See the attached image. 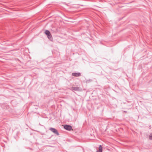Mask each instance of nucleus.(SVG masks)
<instances>
[{"label": "nucleus", "mask_w": 152, "mask_h": 152, "mask_svg": "<svg viewBox=\"0 0 152 152\" xmlns=\"http://www.w3.org/2000/svg\"><path fill=\"white\" fill-rule=\"evenodd\" d=\"M72 75L73 76L75 77H79L80 75V73H73Z\"/></svg>", "instance_id": "nucleus-3"}, {"label": "nucleus", "mask_w": 152, "mask_h": 152, "mask_svg": "<svg viewBox=\"0 0 152 152\" xmlns=\"http://www.w3.org/2000/svg\"><path fill=\"white\" fill-rule=\"evenodd\" d=\"M102 148L101 145H100L99 146V150L98 151L96 152H102Z\"/></svg>", "instance_id": "nucleus-5"}, {"label": "nucleus", "mask_w": 152, "mask_h": 152, "mask_svg": "<svg viewBox=\"0 0 152 152\" xmlns=\"http://www.w3.org/2000/svg\"><path fill=\"white\" fill-rule=\"evenodd\" d=\"M50 130L57 135H59V134L58 132L57 131L56 129L53 128H50Z\"/></svg>", "instance_id": "nucleus-2"}, {"label": "nucleus", "mask_w": 152, "mask_h": 152, "mask_svg": "<svg viewBox=\"0 0 152 152\" xmlns=\"http://www.w3.org/2000/svg\"><path fill=\"white\" fill-rule=\"evenodd\" d=\"M149 139L152 140V133L149 136Z\"/></svg>", "instance_id": "nucleus-7"}, {"label": "nucleus", "mask_w": 152, "mask_h": 152, "mask_svg": "<svg viewBox=\"0 0 152 152\" xmlns=\"http://www.w3.org/2000/svg\"><path fill=\"white\" fill-rule=\"evenodd\" d=\"M72 89L73 90L75 91H77L78 90V88L77 87H73Z\"/></svg>", "instance_id": "nucleus-6"}, {"label": "nucleus", "mask_w": 152, "mask_h": 152, "mask_svg": "<svg viewBox=\"0 0 152 152\" xmlns=\"http://www.w3.org/2000/svg\"><path fill=\"white\" fill-rule=\"evenodd\" d=\"M48 39H49L50 40L52 41L53 40L52 37L49 31H48Z\"/></svg>", "instance_id": "nucleus-4"}, {"label": "nucleus", "mask_w": 152, "mask_h": 152, "mask_svg": "<svg viewBox=\"0 0 152 152\" xmlns=\"http://www.w3.org/2000/svg\"><path fill=\"white\" fill-rule=\"evenodd\" d=\"M45 34L48 36V30H46L45 32Z\"/></svg>", "instance_id": "nucleus-8"}, {"label": "nucleus", "mask_w": 152, "mask_h": 152, "mask_svg": "<svg viewBox=\"0 0 152 152\" xmlns=\"http://www.w3.org/2000/svg\"><path fill=\"white\" fill-rule=\"evenodd\" d=\"M64 128L68 130H71L72 129V127L69 125H64Z\"/></svg>", "instance_id": "nucleus-1"}]
</instances>
